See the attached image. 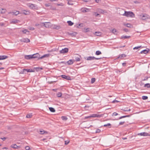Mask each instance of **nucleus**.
Wrapping results in <instances>:
<instances>
[{
    "label": "nucleus",
    "instance_id": "obj_25",
    "mask_svg": "<svg viewBox=\"0 0 150 150\" xmlns=\"http://www.w3.org/2000/svg\"><path fill=\"white\" fill-rule=\"evenodd\" d=\"M73 0H67L68 1L67 4L69 5H72L73 4L72 3Z\"/></svg>",
    "mask_w": 150,
    "mask_h": 150
},
{
    "label": "nucleus",
    "instance_id": "obj_40",
    "mask_svg": "<svg viewBox=\"0 0 150 150\" xmlns=\"http://www.w3.org/2000/svg\"><path fill=\"white\" fill-rule=\"evenodd\" d=\"M62 95V94L61 93L59 92L57 93V96L58 97H61Z\"/></svg>",
    "mask_w": 150,
    "mask_h": 150
},
{
    "label": "nucleus",
    "instance_id": "obj_2",
    "mask_svg": "<svg viewBox=\"0 0 150 150\" xmlns=\"http://www.w3.org/2000/svg\"><path fill=\"white\" fill-rule=\"evenodd\" d=\"M139 16L140 18L143 21L146 20L147 19L150 18V16L145 13H142Z\"/></svg>",
    "mask_w": 150,
    "mask_h": 150
},
{
    "label": "nucleus",
    "instance_id": "obj_31",
    "mask_svg": "<svg viewBox=\"0 0 150 150\" xmlns=\"http://www.w3.org/2000/svg\"><path fill=\"white\" fill-rule=\"evenodd\" d=\"M32 116V113H30L27 114L26 116V117L27 118H31Z\"/></svg>",
    "mask_w": 150,
    "mask_h": 150
},
{
    "label": "nucleus",
    "instance_id": "obj_14",
    "mask_svg": "<svg viewBox=\"0 0 150 150\" xmlns=\"http://www.w3.org/2000/svg\"><path fill=\"white\" fill-rule=\"evenodd\" d=\"M51 23L50 22H46L43 23L44 26L46 28H49L51 26Z\"/></svg>",
    "mask_w": 150,
    "mask_h": 150
},
{
    "label": "nucleus",
    "instance_id": "obj_29",
    "mask_svg": "<svg viewBox=\"0 0 150 150\" xmlns=\"http://www.w3.org/2000/svg\"><path fill=\"white\" fill-rule=\"evenodd\" d=\"M125 25H126L127 27L131 28L132 27V25L130 23H127Z\"/></svg>",
    "mask_w": 150,
    "mask_h": 150
},
{
    "label": "nucleus",
    "instance_id": "obj_20",
    "mask_svg": "<svg viewBox=\"0 0 150 150\" xmlns=\"http://www.w3.org/2000/svg\"><path fill=\"white\" fill-rule=\"evenodd\" d=\"M77 34V33L76 32H72L71 33H69V34L72 37L75 36Z\"/></svg>",
    "mask_w": 150,
    "mask_h": 150
},
{
    "label": "nucleus",
    "instance_id": "obj_56",
    "mask_svg": "<svg viewBox=\"0 0 150 150\" xmlns=\"http://www.w3.org/2000/svg\"><path fill=\"white\" fill-rule=\"evenodd\" d=\"M82 25H83V24H82V23L80 24H79V25L78 26H77V27L79 28V26L80 27H82L83 26Z\"/></svg>",
    "mask_w": 150,
    "mask_h": 150
},
{
    "label": "nucleus",
    "instance_id": "obj_36",
    "mask_svg": "<svg viewBox=\"0 0 150 150\" xmlns=\"http://www.w3.org/2000/svg\"><path fill=\"white\" fill-rule=\"evenodd\" d=\"M23 41L24 42H30V40L26 38V39H24L23 40Z\"/></svg>",
    "mask_w": 150,
    "mask_h": 150
},
{
    "label": "nucleus",
    "instance_id": "obj_54",
    "mask_svg": "<svg viewBox=\"0 0 150 150\" xmlns=\"http://www.w3.org/2000/svg\"><path fill=\"white\" fill-rule=\"evenodd\" d=\"M69 141H65V145H67L68 144V143H69Z\"/></svg>",
    "mask_w": 150,
    "mask_h": 150
},
{
    "label": "nucleus",
    "instance_id": "obj_27",
    "mask_svg": "<svg viewBox=\"0 0 150 150\" xmlns=\"http://www.w3.org/2000/svg\"><path fill=\"white\" fill-rule=\"evenodd\" d=\"M6 10L5 8H2L1 11V14H4L6 13Z\"/></svg>",
    "mask_w": 150,
    "mask_h": 150
},
{
    "label": "nucleus",
    "instance_id": "obj_4",
    "mask_svg": "<svg viewBox=\"0 0 150 150\" xmlns=\"http://www.w3.org/2000/svg\"><path fill=\"white\" fill-rule=\"evenodd\" d=\"M105 113L101 114H92L91 115V117H97L100 118L101 117H103L104 116Z\"/></svg>",
    "mask_w": 150,
    "mask_h": 150
},
{
    "label": "nucleus",
    "instance_id": "obj_33",
    "mask_svg": "<svg viewBox=\"0 0 150 150\" xmlns=\"http://www.w3.org/2000/svg\"><path fill=\"white\" fill-rule=\"evenodd\" d=\"M22 32L24 34L27 33H29V32L27 29H24L22 30Z\"/></svg>",
    "mask_w": 150,
    "mask_h": 150
},
{
    "label": "nucleus",
    "instance_id": "obj_46",
    "mask_svg": "<svg viewBox=\"0 0 150 150\" xmlns=\"http://www.w3.org/2000/svg\"><path fill=\"white\" fill-rule=\"evenodd\" d=\"M84 30H85L84 31V32L85 33L89 32L90 31V29L88 28H87L86 29H84Z\"/></svg>",
    "mask_w": 150,
    "mask_h": 150
},
{
    "label": "nucleus",
    "instance_id": "obj_43",
    "mask_svg": "<svg viewBox=\"0 0 150 150\" xmlns=\"http://www.w3.org/2000/svg\"><path fill=\"white\" fill-rule=\"evenodd\" d=\"M34 68L37 71H39V70L40 69L41 70H42L43 69L42 68H40V67H39L35 68Z\"/></svg>",
    "mask_w": 150,
    "mask_h": 150
},
{
    "label": "nucleus",
    "instance_id": "obj_12",
    "mask_svg": "<svg viewBox=\"0 0 150 150\" xmlns=\"http://www.w3.org/2000/svg\"><path fill=\"white\" fill-rule=\"evenodd\" d=\"M50 54H45L44 55H43L41 57L40 56V57H39V59H42L44 58H47V57H49L50 56Z\"/></svg>",
    "mask_w": 150,
    "mask_h": 150
},
{
    "label": "nucleus",
    "instance_id": "obj_44",
    "mask_svg": "<svg viewBox=\"0 0 150 150\" xmlns=\"http://www.w3.org/2000/svg\"><path fill=\"white\" fill-rule=\"evenodd\" d=\"M122 110L124 111H130L131 110V109H128L127 108H125V109H122Z\"/></svg>",
    "mask_w": 150,
    "mask_h": 150
},
{
    "label": "nucleus",
    "instance_id": "obj_63",
    "mask_svg": "<svg viewBox=\"0 0 150 150\" xmlns=\"http://www.w3.org/2000/svg\"><path fill=\"white\" fill-rule=\"evenodd\" d=\"M116 102V103H117V102H118V101H117V100H113V101H112V103H115V102Z\"/></svg>",
    "mask_w": 150,
    "mask_h": 150
},
{
    "label": "nucleus",
    "instance_id": "obj_47",
    "mask_svg": "<svg viewBox=\"0 0 150 150\" xmlns=\"http://www.w3.org/2000/svg\"><path fill=\"white\" fill-rule=\"evenodd\" d=\"M19 12L18 11H16V12H13V15L16 16L19 14Z\"/></svg>",
    "mask_w": 150,
    "mask_h": 150
},
{
    "label": "nucleus",
    "instance_id": "obj_26",
    "mask_svg": "<svg viewBox=\"0 0 150 150\" xmlns=\"http://www.w3.org/2000/svg\"><path fill=\"white\" fill-rule=\"evenodd\" d=\"M58 50V48H54V49H52L50 50H48V51L49 52H53L54 51H57Z\"/></svg>",
    "mask_w": 150,
    "mask_h": 150
},
{
    "label": "nucleus",
    "instance_id": "obj_55",
    "mask_svg": "<svg viewBox=\"0 0 150 150\" xmlns=\"http://www.w3.org/2000/svg\"><path fill=\"white\" fill-rule=\"evenodd\" d=\"M123 30L125 32H127L129 31L128 29L126 28H125L123 29Z\"/></svg>",
    "mask_w": 150,
    "mask_h": 150
},
{
    "label": "nucleus",
    "instance_id": "obj_7",
    "mask_svg": "<svg viewBox=\"0 0 150 150\" xmlns=\"http://www.w3.org/2000/svg\"><path fill=\"white\" fill-rule=\"evenodd\" d=\"M150 51V49H149L146 48V49L142 51L140 53V54H146L148 53Z\"/></svg>",
    "mask_w": 150,
    "mask_h": 150
},
{
    "label": "nucleus",
    "instance_id": "obj_9",
    "mask_svg": "<svg viewBox=\"0 0 150 150\" xmlns=\"http://www.w3.org/2000/svg\"><path fill=\"white\" fill-rule=\"evenodd\" d=\"M62 77L67 80H70L71 77L69 76H66L64 75H62L61 76Z\"/></svg>",
    "mask_w": 150,
    "mask_h": 150
},
{
    "label": "nucleus",
    "instance_id": "obj_62",
    "mask_svg": "<svg viewBox=\"0 0 150 150\" xmlns=\"http://www.w3.org/2000/svg\"><path fill=\"white\" fill-rule=\"evenodd\" d=\"M1 139L3 140L4 141L6 139V137H3V138H0Z\"/></svg>",
    "mask_w": 150,
    "mask_h": 150
},
{
    "label": "nucleus",
    "instance_id": "obj_28",
    "mask_svg": "<svg viewBox=\"0 0 150 150\" xmlns=\"http://www.w3.org/2000/svg\"><path fill=\"white\" fill-rule=\"evenodd\" d=\"M23 13L25 15H28L30 13V12L28 11L24 10L23 11Z\"/></svg>",
    "mask_w": 150,
    "mask_h": 150
},
{
    "label": "nucleus",
    "instance_id": "obj_51",
    "mask_svg": "<svg viewBox=\"0 0 150 150\" xmlns=\"http://www.w3.org/2000/svg\"><path fill=\"white\" fill-rule=\"evenodd\" d=\"M25 148L26 150H29L30 149L29 147L27 146H25Z\"/></svg>",
    "mask_w": 150,
    "mask_h": 150
},
{
    "label": "nucleus",
    "instance_id": "obj_34",
    "mask_svg": "<svg viewBox=\"0 0 150 150\" xmlns=\"http://www.w3.org/2000/svg\"><path fill=\"white\" fill-rule=\"evenodd\" d=\"M101 54L102 53L100 51L98 50L96 51L95 53V54L97 55H99Z\"/></svg>",
    "mask_w": 150,
    "mask_h": 150
},
{
    "label": "nucleus",
    "instance_id": "obj_6",
    "mask_svg": "<svg viewBox=\"0 0 150 150\" xmlns=\"http://www.w3.org/2000/svg\"><path fill=\"white\" fill-rule=\"evenodd\" d=\"M137 134L138 135H140L143 136H150V134H149V133L145 132L139 133L138 134Z\"/></svg>",
    "mask_w": 150,
    "mask_h": 150
},
{
    "label": "nucleus",
    "instance_id": "obj_22",
    "mask_svg": "<svg viewBox=\"0 0 150 150\" xmlns=\"http://www.w3.org/2000/svg\"><path fill=\"white\" fill-rule=\"evenodd\" d=\"M111 32L115 35H117L118 32L117 31L116 29H114L112 30Z\"/></svg>",
    "mask_w": 150,
    "mask_h": 150
},
{
    "label": "nucleus",
    "instance_id": "obj_52",
    "mask_svg": "<svg viewBox=\"0 0 150 150\" xmlns=\"http://www.w3.org/2000/svg\"><path fill=\"white\" fill-rule=\"evenodd\" d=\"M100 132V130L99 129H97L96 132V133H99Z\"/></svg>",
    "mask_w": 150,
    "mask_h": 150
},
{
    "label": "nucleus",
    "instance_id": "obj_38",
    "mask_svg": "<svg viewBox=\"0 0 150 150\" xmlns=\"http://www.w3.org/2000/svg\"><path fill=\"white\" fill-rule=\"evenodd\" d=\"M144 87H146L147 88H150V84L149 83H146L144 85Z\"/></svg>",
    "mask_w": 150,
    "mask_h": 150
},
{
    "label": "nucleus",
    "instance_id": "obj_21",
    "mask_svg": "<svg viewBox=\"0 0 150 150\" xmlns=\"http://www.w3.org/2000/svg\"><path fill=\"white\" fill-rule=\"evenodd\" d=\"M98 11L99 13H101L102 14H103L105 13H106L105 11L103 10L100 8H98Z\"/></svg>",
    "mask_w": 150,
    "mask_h": 150
},
{
    "label": "nucleus",
    "instance_id": "obj_23",
    "mask_svg": "<svg viewBox=\"0 0 150 150\" xmlns=\"http://www.w3.org/2000/svg\"><path fill=\"white\" fill-rule=\"evenodd\" d=\"M40 134H47L48 133L47 132L45 131L43 129H42L41 130H40Z\"/></svg>",
    "mask_w": 150,
    "mask_h": 150
},
{
    "label": "nucleus",
    "instance_id": "obj_37",
    "mask_svg": "<svg viewBox=\"0 0 150 150\" xmlns=\"http://www.w3.org/2000/svg\"><path fill=\"white\" fill-rule=\"evenodd\" d=\"M95 34L97 36H100L101 34V33L99 32H95Z\"/></svg>",
    "mask_w": 150,
    "mask_h": 150
},
{
    "label": "nucleus",
    "instance_id": "obj_18",
    "mask_svg": "<svg viewBox=\"0 0 150 150\" xmlns=\"http://www.w3.org/2000/svg\"><path fill=\"white\" fill-rule=\"evenodd\" d=\"M24 70L27 71V72H34L35 70L34 69H24Z\"/></svg>",
    "mask_w": 150,
    "mask_h": 150
},
{
    "label": "nucleus",
    "instance_id": "obj_16",
    "mask_svg": "<svg viewBox=\"0 0 150 150\" xmlns=\"http://www.w3.org/2000/svg\"><path fill=\"white\" fill-rule=\"evenodd\" d=\"M8 58V56L6 55H0V60H4Z\"/></svg>",
    "mask_w": 150,
    "mask_h": 150
},
{
    "label": "nucleus",
    "instance_id": "obj_11",
    "mask_svg": "<svg viewBox=\"0 0 150 150\" xmlns=\"http://www.w3.org/2000/svg\"><path fill=\"white\" fill-rule=\"evenodd\" d=\"M27 6L31 9H35V6L34 4L29 3L27 4Z\"/></svg>",
    "mask_w": 150,
    "mask_h": 150
},
{
    "label": "nucleus",
    "instance_id": "obj_3",
    "mask_svg": "<svg viewBox=\"0 0 150 150\" xmlns=\"http://www.w3.org/2000/svg\"><path fill=\"white\" fill-rule=\"evenodd\" d=\"M103 57H100L99 58H96L93 56H89L86 58H85V59L87 60H93L94 59L98 60L103 58Z\"/></svg>",
    "mask_w": 150,
    "mask_h": 150
},
{
    "label": "nucleus",
    "instance_id": "obj_58",
    "mask_svg": "<svg viewBox=\"0 0 150 150\" xmlns=\"http://www.w3.org/2000/svg\"><path fill=\"white\" fill-rule=\"evenodd\" d=\"M4 24L3 23H0V25L1 26H3L4 25Z\"/></svg>",
    "mask_w": 150,
    "mask_h": 150
},
{
    "label": "nucleus",
    "instance_id": "obj_45",
    "mask_svg": "<svg viewBox=\"0 0 150 150\" xmlns=\"http://www.w3.org/2000/svg\"><path fill=\"white\" fill-rule=\"evenodd\" d=\"M80 60V59L78 57H76L75 58V61L76 62L79 61Z\"/></svg>",
    "mask_w": 150,
    "mask_h": 150
},
{
    "label": "nucleus",
    "instance_id": "obj_48",
    "mask_svg": "<svg viewBox=\"0 0 150 150\" xmlns=\"http://www.w3.org/2000/svg\"><path fill=\"white\" fill-rule=\"evenodd\" d=\"M111 125L110 123H108L107 124L104 125L103 126L105 127H106L108 126H110Z\"/></svg>",
    "mask_w": 150,
    "mask_h": 150
},
{
    "label": "nucleus",
    "instance_id": "obj_39",
    "mask_svg": "<svg viewBox=\"0 0 150 150\" xmlns=\"http://www.w3.org/2000/svg\"><path fill=\"white\" fill-rule=\"evenodd\" d=\"M61 118L63 120H66L67 119V118L66 116H62L61 117Z\"/></svg>",
    "mask_w": 150,
    "mask_h": 150
},
{
    "label": "nucleus",
    "instance_id": "obj_61",
    "mask_svg": "<svg viewBox=\"0 0 150 150\" xmlns=\"http://www.w3.org/2000/svg\"><path fill=\"white\" fill-rule=\"evenodd\" d=\"M25 71V70H24V69H23L22 70H21V74H23L24 73V71Z\"/></svg>",
    "mask_w": 150,
    "mask_h": 150
},
{
    "label": "nucleus",
    "instance_id": "obj_59",
    "mask_svg": "<svg viewBox=\"0 0 150 150\" xmlns=\"http://www.w3.org/2000/svg\"><path fill=\"white\" fill-rule=\"evenodd\" d=\"M149 78L148 77H145V78L144 79V81H145V80H148V78Z\"/></svg>",
    "mask_w": 150,
    "mask_h": 150
},
{
    "label": "nucleus",
    "instance_id": "obj_24",
    "mask_svg": "<svg viewBox=\"0 0 150 150\" xmlns=\"http://www.w3.org/2000/svg\"><path fill=\"white\" fill-rule=\"evenodd\" d=\"M20 21L19 20H18L16 19H13L11 22V23L15 24L16 23H18Z\"/></svg>",
    "mask_w": 150,
    "mask_h": 150
},
{
    "label": "nucleus",
    "instance_id": "obj_30",
    "mask_svg": "<svg viewBox=\"0 0 150 150\" xmlns=\"http://www.w3.org/2000/svg\"><path fill=\"white\" fill-rule=\"evenodd\" d=\"M49 109L50 111L52 112H54L55 111L54 109L52 107L49 108Z\"/></svg>",
    "mask_w": 150,
    "mask_h": 150
},
{
    "label": "nucleus",
    "instance_id": "obj_1",
    "mask_svg": "<svg viewBox=\"0 0 150 150\" xmlns=\"http://www.w3.org/2000/svg\"><path fill=\"white\" fill-rule=\"evenodd\" d=\"M120 15L125 16L129 17H134L135 15L134 13L131 11H124V13L123 14L120 13Z\"/></svg>",
    "mask_w": 150,
    "mask_h": 150
},
{
    "label": "nucleus",
    "instance_id": "obj_19",
    "mask_svg": "<svg viewBox=\"0 0 150 150\" xmlns=\"http://www.w3.org/2000/svg\"><path fill=\"white\" fill-rule=\"evenodd\" d=\"M89 9L86 8H82L81 11L83 13H86L89 11Z\"/></svg>",
    "mask_w": 150,
    "mask_h": 150
},
{
    "label": "nucleus",
    "instance_id": "obj_13",
    "mask_svg": "<svg viewBox=\"0 0 150 150\" xmlns=\"http://www.w3.org/2000/svg\"><path fill=\"white\" fill-rule=\"evenodd\" d=\"M11 147L14 149H18L20 148V146H17L16 144L11 145Z\"/></svg>",
    "mask_w": 150,
    "mask_h": 150
},
{
    "label": "nucleus",
    "instance_id": "obj_32",
    "mask_svg": "<svg viewBox=\"0 0 150 150\" xmlns=\"http://www.w3.org/2000/svg\"><path fill=\"white\" fill-rule=\"evenodd\" d=\"M130 36H122L121 37V39H125L127 38H130Z\"/></svg>",
    "mask_w": 150,
    "mask_h": 150
},
{
    "label": "nucleus",
    "instance_id": "obj_41",
    "mask_svg": "<svg viewBox=\"0 0 150 150\" xmlns=\"http://www.w3.org/2000/svg\"><path fill=\"white\" fill-rule=\"evenodd\" d=\"M96 81V79L94 78H93L91 79V83H94Z\"/></svg>",
    "mask_w": 150,
    "mask_h": 150
},
{
    "label": "nucleus",
    "instance_id": "obj_53",
    "mask_svg": "<svg viewBox=\"0 0 150 150\" xmlns=\"http://www.w3.org/2000/svg\"><path fill=\"white\" fill-rule=\"evenodd\" d=\"M125 123V122H124V121L120 122L119 123V125H123Z\"/></svg>",
    "mask_w": 150,
    "mask_h": 150
},
{
    "label": "nucleus",
    "instance_id": "obj_57",
    "mask_svg": "<svg viewBox=\"0 0 150 150\" xmlns=\"http://www.w3.org/2000/svg\"><path fill=\"white\" fill-rule=\"evenodd\" d=\"M35 28L33 27H31L30 28V30H34Z\"/></svg>",
    "mask_w": 150,
    "mask_h": 150
},
{
    "label": "nucleus",
    "instance_id": "obj_5",
    "mask_svg": "<svg viewBox=\"0 0 150 150\" xmlns=\"http://www.w3.org/2000/svg\"><path fill=\"white\" fill-rule=\"evenodd\" d=\"M32 59L38 58V59H40V55L38 53H36L32 55Z\"/></svg>",
    "mask_w": 150,
    "mask_h": 150
},
{
    "label": "nucleus",
    "instance_id": "obj_50",
    "mask_svg": "<svg viewBox=\"0 0 150 150\" xmlns=\"http://www.w3.org/2000/svg\"><path fill=\"white\" fill-rule=\"evenodd\" d=\"M120 12H122L123 13H122V12H120L119 13L120 14V13H122V14H123L124 13L123 12H124V10L123 9H121L119 11Z\"/></svg>",
    "mask_w": 150,
    "mask_h": 150
},
{
    "label": "nucleus",
    "instance_id": "obj_17",
    "mask_svg": "<svg viewBox=\"0 0 150 150\" xmlns=\"http://www.w3.org/2000/svg\"><path fill=\"white\" fill-rule=\"evenodd\" d=\"M74 62V60L70 59L67 62V63L69 65H71Z\"/></svg>",
    "mask_w": 150,
    "mask_h": 150
},
{
    "label": "nucleus",
    "instance_id": "obj_64",
    "mask_svg": "<svg viewBox=\"0 0 150 150\" xmlns=\"http://www.w3.org/2000/svg\"><path fill=\"white\" fill-rule=\"evenodd\" d=\"M91 117V115L89 116H86L85 117V118H88Z\"/></svg>",
    "mask_w": 150,
    "mask_h": 150
},
{
    "label": "nucleus",
    "instance_id": "obj_8",
    "mask_svg": "<svg viewBox=\"0 0 150 150\" xmlns=\"http://www.w3.org/2000/svg\"><path fill=\"white\" fill-rule=\"evenodd\" d=\"M68 48L65 47L62 49V50H60L59 51L60 53L61 54H64L67 53L68 52Z\"/></svg>",
    "mask_w": 150,
    "mask_h": 150
},
{
    "label": "nucleus",
    "instance_id": "obj_10",
    "mask_svg": "<svg viewBox=\"0 0 150 150\" xmlns=\"http://www.w3.org/2000/svg\"><path fill=\"white\" fill-rule=\"evenodd\" d=\"M127 55L125 54H122L120 55L116 59H123L124 58H125L126 57Z\"/></svg>",
    "mask_w": 150,
    "mask_h": 150
},
{
    "label": "nucleus",
    "instance_id": "obj_35",
    "mask_svg": "<svg viewBox=\"0 0 150 150\" xmlns=\"http://www.w3.org/2000/svg\"><path fill=\"white\" fill-rule=\"evenodd\" d=\"M69 25L71 26L74 24V23L72 22L71 21H68L67 22Z\"/></svg>",
    "mask_w": 150,
    "mask_h": 150
},
{
    "label": "nucleus",
    "instance_id": "obj_15",
    "mask_svg": "<svg viewBox=\"0 0 150 150\" xmlns=\"http://www.w3.org/2000/svg\"><path fill=\"white\" fill-rule=\"evenodd\" d=\"M25 58L27 59H32V55H25Z\"/></svg>",
    "mask_w": 150,
    "mask_h": 150
},
{
    "label": "nucleus",
    "instance_id": "obj_49",
    "mask_svg": "<svg viewBox=\"0 0 150 150\" xmlns=\"http://www.w3.org/2000/svg\"><path fill=\"white\" fill-rule=\"evenodd\" d=\"M118 115V113H116V112H114L112 114V116H116L117 115Z\"/></svg>",
    "mask_w": 150,
    "mask_h": 150
},
{
    "label": "nucleus",
    "instance_id": "obj_60",
    "mask_svg": "<svg viewBox=\"0 0 150 150\" xmlns=\"http://www.w3.org/2000/svg\"><path fill=\"white\" fill-rule=\"evenodd\" d=\"M45 6L46 7H48L50 6V4H45Z\"/></svg>",
    "mask_w": 150,
    "mask_h": 150
},
{
    "label": "nucleus",
    "instance_id": "obj_42",
    "mask_svg": "<svg viewBox=\"0 0 150 150\" xmlns=\"http://www.w3.org/2000/svg\"><path fill=\"white\" fill-rule=\"evenodd\" d=\"M142 98L143 100H145L147 99L148 98V97L147 96H143L142 97Z\"/></svg>",
    "mask_w": 150,
    "mask_h": 150
}]
</instances>
